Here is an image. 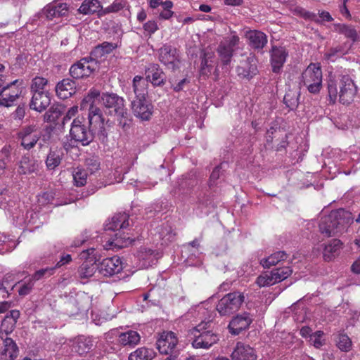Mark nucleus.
Returning <instances> with one entry per match:
<instances>
[{
	"label": "nucleus",
	"instance_id": "58836bf2",
	"mask_svg": "<svg viewBox=\"0 0 360 360\" xmlns=\"http://www.w3.org/2000/svg\"><path fill=\"white\" fill-rule=\"evenodd\" d=\"M102 8L98 0H84L78 9L79 13L84 15H92Z\"/></svg>",
	"mask_w": 360,
	"mask_h": 360
},
{
	"label": "nucleus",
	"instance_id": "393cba45",
	"mask_svg": "<svg viewBox=\"0 0 360 360\" xmlns=\"http://www.w3.org/2000/svg\"><path fill=\"white\" fill-rule=\"evenodd\" d=\"M32 99L30 103L31 109L37 112H42L51 103V96L49 92H37L32 94Z\"/></svg>",
	"mask_w": 360,
	"mask_h": 360
},
{
	"label": "nucleus",
	"instance_id": "37998d69",
	"mask_svg": "<svg viewBox=\"0 0 360 360\" xmlns=\"http://www.w3.org/2000/svg\"><path fill=\"white\" fill-rule=\"evenodd\" d=\"M49 81L47 79L37 76L32 79L30 85V91L32 94L37 92H49L45 91L44 89L47 86Z\"/></svg>",
	"mask_w": 360,
	"mask_h": 360
},
{
	"label": "nucleus",
	"instance_id": "e2e57ef3",
	"mask_svg": "<svg viewBox=\"0 0 360 360\" xmlns=\"http://www.w3.org/2000/svg\"><path fill=\"white\" fill-rule=\"evenodd\" d=\"M240 39L236 35H231L230 37L226 38L224 41H222L225 45L231 48L232 50L235 51L236 46L238 45Z\"/></svg>",
	"mask_w": 360,
	"mask_h": 360
},
{
	"label": "nucleus",
	"instance_id": "f3484780",
	"mask_svg": "<svg viewBox=\"0 0 360 360\" xmlns=\"http://www.w3.org/2000/svg\"><path fill=\"white\" fill-rule=\"evenodd\" d=\"M238 77L248 80L251 79L258 73L257 60L252 54L240 62L236 69Z\"/></svg>",
	"mask_w": 360,
	"mask_h": 360
},
{
	"label": "nucleus",
	"instance_id": "20e7f679",
	"mask_svg": "<svg viewBox=\"0 0 360 360\" xmlns=\"http://www.w3.org/2000/svg\"><path fill=\"white\" fill-rule=\"evenodd\" d=\"M192 346L195 349H208L219 340V335L215 330L212 321H202L192 330Z\"/></svg>",
	"mask_w": 360,
	"mask_h": 360
},
{
	"label": "nucleus",
	"instance_id": "c9c22d12",
	"mask_svg": "<svg viewBox=\"0 0 360 360\" xmlns=\"http://www.w3.org/2000/svg\"><path fill=\"white\" fill-rule=\"evenodd\" d=\"M335 31L343 34L345 37L351 39L353 42L359 40V35L354 27L347 24H335Z\"/></svg>",
	"mask_w": 360,
	"mask_h": 360
},
{
	"label": "nucleus",
	"instance_id": "9d476101",
	"mask_svg": "<svg viewBox=\"0 0 360 360\" xmlns=\"http://www.w3.org/2000/svg\"><path fill=\"white\" fill-rule=\"evenodd\" d=\"M178 338L172 331L163 332L157 340V349L163 354L172 353L173 358H177L179 349H177Z\"/></svg>",
	"mask_w": 360,
	"mask_h": 360
},
{
	"label": "nucleus",
	"instance_id": "774afa93",
	"mask_svg": "<svg viewBox=\"0 0 360 360\" xmlns=\"http://www.w3.org/2000/svg\"><path fill=\"white\" fill-rule=\"evenodd\" d=\"M71 260H72V257H71L70 255L67 254L65 255H63L60 257V261L58 262V263L56 264V266L54 267H56V269L60 268V266H63V265L70 262Z\"/></svg>",
	"mask_w": 360,
	"mask_h": 360
},
{
	"label": "nucleus",
	"instance_id": "dca6fc26",
	"mask_svg": "<svg viewBox=\"0 0 360 360\" xmlns=\"http://www.w3.org/2000/svg\"><path fill=\"white\" fill-rule=\"evenodd\" d=\"M158 58L162 64L172 70L178 68L179 62L178 50L171 45L165 44L158 50Z\"/></svg>",
	"mask_w": 360,
	"mask_h": 360
},
{
	"label": "nucleus",
	"instance_id": "338daca9",
	"mask_svg": "<svg viewBox=\"0 0 360 360\" xmlns=\"http://www.w3.org/2000/svg\"><path fill=\"white\" fill-rule=\"evenodd\" d=\"M299 12L300 15L303 16L305 19H310L316 22H320L319 19L317 18L316 15L315 13L307 11L302 8H299Z\"/></svg>",
	"mask_w": 360,
	"mask_h": 360
},
{
	"label": "nucleus",
	"instance_id": "4c0bfd02",
	"mask_svg": "<svg viewBox=\"0 0 360 360\" xmlns=\"http://www.w3.org/2000/svg\"><path fill=\"white\" fill-rule=\"evenodd\" d=\"M119 342L123 346L134 347L140 342V335L136 331L129 330L119 335Z\"/></svg>",
	"mask_w": 360,
	"mask_h": 360
},
{
	"label": "nucleus",
	"instance_id": "423d86ee",
	"mask_svg": "<svg viewBox=\"0 0 360 360\" xmlns=\"http://www.w3.org/2000/svg\"><path fill=\"white\" fill-rule=\"evenodd\" d=\"M98 69L99 62L90 56L73 63L69 69V74L73 79L79 80L89 77Z\"/></svg>",
	"mask_w": 360,
	"mask_h": 360
},
{
	"label": "nucleus",
	"instance_id": "8fccbe9b",
	"mask_svg": "<svg viewBox=\"0 0 360 360\" xmlns=\"http://www.w3.org/2000/svg\"><path fill=\"white\" fill-rule=\"evenodd\" d=\"M14 285L11 283L8 278L5 277L0 282V299H5L10 295V291H12L14 288Z\"/></svg>",
	"mask_w": 360,
	"mask_h": 360
},
{
	"label": "nucleus",
	"instance_id": "bf43d9fd",
	"mask_svg": "<svg viewBox=\"0 0 360 360\" xmlns=\"http://www.w3.org/2000/svg\"><path fill=\"white\" fill-rule=\"evenodd\" d=\"M78 112V107L74 105L71 107L65 113L62 120V126L64 127L65 124L71 121V120L76 115Z\"/></svg>",
	"mask_w": 360,
	"mask_h": 360
},
{
	"label": "nucleus",
	"instance_id": "4be33fe9",
	"mask_svg": "<svg viewBox=\"0 0 360 360\" xmlns=\"http://www.w3.org/2000/svg\"><path fill=\"white\" fill-rule=\"evenodd\" d=\"M231 356L232 360H256L257 359L255 349L249 345L241 342H237Z\"/></svg>",
	"mask_w": 360,
	"mask_h": 360
},
{
	"label": "nucleus",
	"instance_id": "5fc2aeb1",
	"mask_svg": "<svg viewBox=\"0 0 360 360\" xmlns=\"http://www.w3.org/2000/svg\"><path fill=\"white\" fill-rule=\"evenodd\" d=\"M117 48V45L110 42L105 41L97 46L95 49V53H100L101 55L108 54Z\"/></svg>",
	"mask_w": 360,
	"mask_h": 360
},
{
	"label": "nucleus",
	"instance_id": "c756f323",
	"mask_svg": "<svg viewBox=\"0 0 360 360\" xmlns=\"http://www.w3.org/2000/svg\"><path fill=\"white\" fill-rule=\"evenodd\" d=\"M86 109H88V125L89 127L94 129L104 124L105 118L100 108L97 105H91Z\"/></svg>",
	"mask_w": 360,
	"mask_h": 360
},
{
	"label": "nucleus",
	"instance_id": "0eeeda50",
	"mask_svg": "<svg viewBox=\"0 0 360 360\" xmlns=\"http://www.w3.org/2000/svg\"><path fill=\"white\" fill-rule=\"evenodd\" d=\"M245 300L244 292L233 291L224 295L217 304V310L221 316H230L237 311Z\"/></svg>",
	"mask_w": 360,
	"mask_h": 360
},
{
	"label": "nucleus",
	"instance_id": "603ef678",
	"mask_svg": "<svg viewBox=\"0 0 360 360\" xmlns=\"http://www.w3.org/2000/svg\"><path fill=\"white\" fill-rule=\"evenodd\" d=\"M56 267H47L37 271L30 278L34 283L44 276H50L53 274Z\"/></svg>",
	"mask_w": 360,
	"mask_h": 360
},
{
	"label": "nucleus",
	"instance_id": "bb28decb",
	"mask_svg": "<svg viewBox=\"0 0 360 360\" xmlns=\"http://www.w3.org/2000/svg\"><path fill=\"white\" fill-rule=\"evenodd\" d=\"M129 226V215L124 212L114 215L105 225V231H120Z\"/></svg>",
	"mask_w": 360,
	"mask_h": 360
},
{
	"label": "nucleus",
	"instance_id": "ddd939ff",
	"mask_svg": "<svg viewBox=\"0 0 360 360\" xmlns=\"http://www.w3.org/2000/svg\"><path fill=\"white\" fill-rule=\"evenodd\" d=\"M129 101L131 102V108L135 117L146 121L150 119L153 112V106L146 98Z\"/></svg>",
	"mask_w": 360,
	"mask_h": 360
},
{
	"label": "nucleus",
	"instance_id": "4d7b16f0",
	"mask_svg": "<svg viewBox=\"0 0 360 360\" xmlns=\"http://www.w3.org/2000/svg\"><path fill=\"white\" fill-rule=\"evenodd\" d=\"M159 233L162 239L165 240H172L175 236V233L167 224L162 226Z\"/></svg>",
	"mask_w": 360,
	"mask_h": 360
},
{
	"label": "nucleus",
	"instance_id": "7c9ffc66",
	"mask_svg": "<svg viewBox=\"0 0 360 360\" xmlns=\"http://www.w3.org/2000/svg\"><path fill=\"white\" fill-rule=\"evenodd\" d=\"M300 94V89L298 87L290 88L286 91L283 98V103L290 110H295L297 108Z\"/></svg>",
	"mask_w": 360,
	"mask_h": 360
},
{
	"label": "nucleus",
	"instance_id": "473e14b6",
	"mask_svg": "<svg viewBox=\"0 0 360 360\" xmlns=\"http://www.w3.org/2000/svg\"><path fill=\"white\" fill-rule=\"evenodd\" d=\"M213 52L207 51H202L200 69V76L207 77L211 73L213 66Z\"/></svg>",
	"mask_w": 360,
	"mask_h": 360
},
{
	"label": "nucleus",
	"instance_id": "72a5a7b5",
	"mask_svg": "<svg viewBox=\"0 0 360 360\" xmlns=\"http://www.w3.org/2000/svg\"><path fill=\"white\" fill-rule=\"evenodd\" d=\"M137 257L142 261L141 266L142 268H148L154 264L156 259L154 251L150 248L141 247L137 252Z\"/></svg>",
	"mask_w": 360,
	"mask_h": 360
},
{
	"label": "nucleus",
	"instance_id": "f8f14e48",
	"mask_svg": "<svg viewBox=\"0 0 360 360\" xmlns=\"http://www.w3.org/2000/svg\"><path fill=\"white\" fill-rule=\"evenodd\" d=\"M94 249H88L84 250L81 253V257L86 259L85 262L79 266L78 270L80 278H89L91 277L97 269L96 260L93 253Z\"/></svg>",
	"mask_w": 360,
	"mask_h": 360
},
{
	"label": "nucleus",
	"instance_id": "a878e982",
	"mask_svg": "<svg viewBox=\"0 0 360 360\" xmlns=\"http://www.w3.org/2000/svg\"><path fill=\"white\" fill-rule=\"evenodd\" d=\"M250 46L257 51H261L266 45L268 39L266 34L258 30H250L246 33Z\"/></svg>",
	"mask_w": 360,
	"mask_h": 360
},
{
	"label": "nucleus",
	"instance_id": "ea45409f",
	"mask_svg": "<svg viewBox=\"0 0 360 360\" xmlns=\"http://www.w3.org/2000/svg\"><path fill=\"white\" fill-rule=\"evenodd\" d=\"M155 352L152 349L140 347L129 356V360H152Z\"/></svg>",
	"mask_w": 360,
	"mask_h": 360
},
{
	"label": "nucleus",
	"instance_id": "9b49d317",
	"mask_svg": "<svg viewBox=\"0 0 360 360\" xmlns=\"http://www.w3.org/2000/svg\"><path fill=\"white\" fill-rule=\"evenodd\" d=\"M8 331L0 332L2 347L0 349V360H15L19 354V349L16 342L8 337Z\"/></svg>",
	"mask_w": 360,
	"mask_h": 360
},
{
	"label": "nucleus",
	"instance_id": "2f4dec72",
	"mask_svg": "<svg viewBox=\"0 0 360 360\" xmlns=\"http://www.w3.org/2000/svg\"><path fill=\"white\" fill-rule=\"evenodd\" d=\"M133 241L134 240L131 239L130 237L127 236L124 233L119 231L115 234V238L112 240L107 241L105 248L107 249H120L131 244Z\"/></svg>",
	"mask_w": 360,
	"mask_h": 360
},
{
	"label": "nucleus",
	"instance_id": "3c124183",
	"mask_svg": "<svg viewBox=\"0 0 360 360\" xmlns=\"http://www.w3.org/2000/svg\"><path fill=\"white\" fill-rule=\"evenodd\" d=\"M272 272L273 275L275 277L276 276L278 282L279 283L290 276L292 272V270L289 266H284L282 268L273 269Z\"/></svg>",
	"mask_w": 360,
	"mask_h": 360
},
{
	"label": "nucleus",
	"instance_id": "aec40b11",
	"mask_svg": "<svg viewBox=\"0 0 360 360\" xmlns=\"http://www.w3.org/2000/svg\"><path fill=\"white\" fill-rule=\"evenodd\" d=\"M146 80L154 86H162L166 82V75L158 64L151 63L146 69Z\"/></svg>",
	"mask_w": 360,
	"mask_h": 360
},
{
	"label": "nucleus",
	"instance_id": "e433bc0d",
	"mask_svg": "<svg viewBox=\"0 0 360 360\" xmlns=\"http://www.w3.org/2000/svg\"><path fill=\"white\" fill-rule=\"evenodd\" d=\"M63 158V152L61 149H51L47 155L46 165L50 170L56 168L61 162Z\"/></svg>",
	"mask_w": 360,
	"mask_h": 360
},
{
	"label": "nucleus",
	"instance_id": "09e8293b",
	"mask_svg": "<svg viewBox=\"0 0 360 360\" xmlns=\"http://www.w3.org/2000/svg\"><path fill=\"white\" fill-rule=\"evenodd\" d=\"M72 175L75 185L77 186H82L86 183L88 174L85 169L77 167L73 172Z\"/></svg>",
	"mask_w": 360,
	"mask_h": 360
},
{
	"label": "nucleus",
	"instance_id": "1a4fd4ad",
	"mask_svg": "<svg viewBox=\"0 0 360 360\" xmlns=\"http://www.w3.org/2000/svg\"><path fill=\"white\" fill-rule=\"evenodd\" d=\"M41 135L37 124H29L22 127L18 133V137L20 141L21 146L27 150L33 148Z\"/></svg>",
	"mask_w": 360,
	"mask_h": 360
},
{
	"label": "nucleus",
	"instance_id": "6e6d98bb",
	"mask_svg": "<svg viewBox=\"0 0 360 360\" xmlns=\"http://www.w3.org/2000/svg\"><path fill=\"white\" fill-rule=\"evenodd\" d=\"M98 130L95 131L94 139L96 138L101 143L106 144L108 141V134L105 124L97 126Z\"/></svg>",
	"mask_w": 360,
	"mask_h": 360
},
{
	"label": "nucleus",
	"instance_id": "a18cd8bd",
	"mask_svg": "<svg viewBox=\"0 0 360 360\" xmlns=\"http://www.w3.org/2000/svg\"><path fill=\"white\" fill-rule=\"evenodd\" d=\"M217 52L222 63L224 65H228L231 62L234 51L221 42L217 48Z\"/></svg>",
	"mask_w": 360,
	"mask_h": 360
},
{
	"label": "nucleus",
	"instance_id": "864d4df0",
	"mask_svg": "<svg viewBox=\"0 0 360 360\" xmlns=\"http://www.w3.org/2000/svg\"><path fill=\"white\" fill-rule=\"evenodd\" d=\"M227 162H221L219 165L217 166L212 171L210 178V186L215 184L217 179L222 175L221 170L227 165Z\"/></svg>",
	"mask_w": 360,
	"mask_h": 360
},
{
	"label": "nucleus",
	"instance_id": "a19ab883",
	"mask_svg": "<svg viewBox=\"0 0 360 360\" xmlns=\"http://www.w3.org/2000/svg\"><path fill=\"white\" fill-rule=\"evenodd\" d=\"M287 259V254L284 251H278L271 254L269 257L261 260L260 264L264 268H270L276 265L279 262Z\"/></svg>",
	"mask_w": 360,
	"mask_h": 360
},
{
	"label": "nucleus",
	"instance_id": "052dcab7",
	"mask_svg": "<svg viewBox=\"0 0 360 360\" xmlns=\"http://www.w3.org/2000/svg\"><path fill=\"white\" fill-rule=\"evenodd\" d=\"M60 111L57 108L51 107L45 114L44 119L47 122H53L59 117Z\"/></svg>",
	"mask_w": 360,
	"mask_h": 360
},
{
	"label": "nucleus",
	"instance_id": "f704fd0d",
	"mask_svg": "<svg viewBox=\"0 0 360 360\" xmlns=\"http://www.w3.org/2000/svg\"><path fill=\"white\" fill-rule=\"evenodd\" d=\"M37 162L29 156H23L20 162L18 172L20 174H28L35 172L37 170Z\"/></svg>",
	"mask_w": 360,
	"mask_h": 360
},
{
	"label": "nucleus",
	"instance_id": "c85d7f7f",
	"mask_svg": "<svg viewBox=\"0 0 360 360\" xmlns=\"http://www.w3.org/2000/svg\"><path fill=\"white\" fill-rule=\"evenodd\" d=\"M94 346V342L91 338L79 336L74 340L72 349L75 352L82 356L91 351Z\"/></svg>",
	"mask_w": 360,
	"mask_h": 360
},
{
	"label": "nucleus",
	"instance_id": "7ed1b4c3",
	"mask_svg": "<svg viewBox=\"0 0 360 360\" xmlns=\"http://www.w3.org/2000/svg\"><path fill=\"white\" fill-rule=\"evenodd\" d=\"M328 92L330 103H335L339 97L341 103L349 104L354 101L357 93V87L349 75H342L338 87L334 79H330L328 81Z\"/></svg>",
	"mask_w": 360,
	"mask_h": 360
},
{
	"label": "nucleus",
	"instance_id": "a211bd4d",
	"mask_svg": "<svg viewBox=\"0 0 360 360\" xmlns=\"http://www.w3.org/2000/svg\"><path fill=\"white\" fill-rule=\"evenodd\" d=\"M253 321L252 316L250 313L243 312L234 316L229 324V332L234 335H239L240 332L248 329Z\"/></svg>",
	"mask_w": 360,
	"mask_h": 360
},
{
	"label": "nucleus",
	"instance_id": "6e6552de",
	"mask_svg": "<svg viewBox=\"0 0 360 360\" xmlns=\"http://www.w3.org/2000/svg\"><path fill=\"white\" fill-rule=\"evenodd\" d=\"M302 82L311 94H318L322 86V71L321 67L311 63L302 73Z\"/></svg>",
	"mask_w": 360,
	"mask_h": 360
},
{
	"label": "nucleus",
	"instance_id": "6ab92c4d",
	"mask_svg": "<svg viewBox=\"0 0 360 360\" xmlns=\"http://www.w3.org/2000/svg\"><path fill=\"white\" fill-rule=\"evenodd\" d=\"M270 56L272 71L274 73H279L288 56V51L284 46H273Z\"/></svg>",
	"mask_w": 360,
	"mask_h": 360
},
{
	"label": "nucleus",
	"instance_id": "69168bd1",
	"mask_svg": "<svg viewBox=\"0 0 360 360\" xmlns=\"http://www.w3.org/2000/svg\"><path fill=\"white\" fill-rule=\"evenodd\" d=\"M341 51L340 47L330 48L326 53L325 58L328 60H334L335 56Z\"/></svg>",
	"mask_w": 360,
	"mask_h": 360
},
{
	"label": "nucleus",
	"instance_id": "5701e85b",
	"mask_svg": "<svg viewBox=\"0 0 360 360\" xmlns=\"http://www.w3.org/2000/svg\"><path fill=\"white\" fill-rule=\"evenodd\" d=\"M55 91L57 96L60 99H67L76 93V83L72 78H65L58 82Z\"/></svg>",
	"mask_w": 360,
	"mask_h": 360
},
{
	"label": "nucleus",
	"instance_id": "0e129e2a",
	"mask_svg": "<svg viewBox=\"0 0 360 360\" xmlns=\"http://www.w3.org/2000/svg\"><path fill=\"white\" fill-rule=\"evenodd\" d=\"M143 29L150 34H153L158 30V26L155 21H148L143 25Z\"/></svg>",
	"mask_w": 360,
	"mask_h": 360
},
{
	"label": "nucleus",
	"instance_id": "4468645a",
	"mask_svg": "<svg viewBox=\"0 0 360 360\" xmlns=\"http://www.w3.org/2000/svg\"><path fill=\"white\" fill-rule=\"evenodd\" d=\"M122 262L117 256L105 258L97 264L98 272L104 276L117 274L122 270Z\"/></svg>",
	"mask_w": 360,
	"mask_h": 360
},
{
	"label": "nucleus",
	"instance_id": "39448f33",
	"mask_svg": "<svg viewBox=\"0 0 360 360\" xmlns=\"http://www.w3.org/2000/svg\"><path fill=\"white\" fill-rule=\"evenodd\" d=\"M89 126L86 125L84 117H77L70 124L69 136L70 142L64 143L63 148L68 150L75 145L81 144L82 146H89L94 139V134Z\"/></svg>",
	"mask_w": 360,
	"mask_h": 360
},
{
	"label": "nucleus",
	"instance_id": "f257e3e1",
	"mask_svg": "<svg viewBox=\"0 0 360 360\" xmlns=\"http://www.w3.org/2000/svg\"><path fill=\"white\" fill-rule=\"evenodd\" d=\"M350 215V212L343 209L331 211L321 217L319 224L320 233L328 238L342 234L349 223Z\"/></svg>",
	"mask_w": 360,
	"mask_h": 360
},
{
	"label": "nucleus",
	"instance_id": "49530a36",
	"mask_svg": "<svg viewBox=\"0 0 360 360\" xmlns=\"http://www.w3.org/2000/svg\"><path fill=\"white\" fill-rule=\"evenodd\" d=\"M101 96L100 91L96 89H91L81 102V109H86L89 106L96 105V100Z\"/></svg>",
	"mask_w": 360,
	"mask_h": 360
},
{
	"label": "nucleus",
	"instance_id": "2eb2a0df",
	"mask_svg": "<svg viewBox=\"0 0 360 360\" xmlns=\"http://www.w3.org/2000/svg\"><path fill=\"white\" fill-rule=\"evenodd\" d=\"M18 82V79L8 84L0 91V106H12L20 97L22 90L18 87H13Z\"/></svg>",
	"mask_w": 360,
	"mask_h": 360
},
{
	"label": "nucleus",
	"instance_id": "f03ea898",
	"mask_svg": "<svg viewBox=\"0 0 360 360\" xmlns=\"http://www.w3.org/2000/svg\"><path fill=\"white\" fill-rule=\"evenodd\" d=\"M101 101L109 115L115 117L124 130L129 127L131 117L125 107L124 100L114 93H103Z\"/></svg>",
	"mask_w": 360,
	"mask_h": 360
},
{
	"label": "nucleus",
	"instance_id": "79ce46f5",
	"mask_svg": "<svg viewBox=\"0 0 360 360\" xmlns=\"http://www.w3.org/2000/svg\"><path fill=\"white\" fill-rule=\"evenodd\" d=\"M20 311L15 309L10 311L6 315L4 319L2 321L1 327L5 328L6 324H8L9 326H6L4 332L8 331V333H11L14 329L17 321L20 317Z\"/></svg>",
	"mask_w": 360,
	"mask_h": 360
},
{
	"label": "nucleus",
	"instance_id": "412c9836",
	"mask_svg": "<svg viewBox=\"0 0 360 360\" xmlns=\"http://www.w3.org/2000/svg\"><path fill=\"white\" fill-rule=\"evenodd\" d=\"M148 82L143 77L136 75L132 81L133 90L127 93L128 100L146 98L148 95Z\"/></svg>",
	"mask_w": 360,
	"mask_h": 360
},
{
	"label": "nucleus",
	"instance_id": "c03bdc74",
	"mask_svg": "<svg viewBox=\"0 0 360 360\" xmlns=\"http://www.w3.org/2000/svg\"><path fill=\"white\" fill-rule=\"evenodd\" d=\"M277 283L278 282L276 278V276L275 277L273 275L272 271L262 274V275L258 276L256 280V283L259 287L270 286Z\"/></svg>",
	"mask_w": 360,
	"mask_h": 360
},
{
	"label": "nucleus",
	"instance_id": "cd10ccee",
	"mask_svg": "<svg viewBox=\"0 0 360 360\" xmlns=\"http://www.w3.org/2000/svg\"><path fill=\"white\" fill-rule=\"evenodd\" d=\"M343 243L340 240L334 238L329 240L324 245L323 248V257L326 261H330L338 256L341 249L342 248Z\"/></svg>",
	"mask_w": 360,
	"mask_h": 360
},
{
	"label": "nucleus",
	"instance_id": "13d9d810",
	"mask_svg": "<svg viewBox=\"0 0 360 360\" xmlns=\"http://www.w3.org/2000/svg\"><path fill=\"white\" fill-rule=\"evenodd\" d=\"M34 283L29 278L27 281L24 282L18 290V293L20 296H25L30 293Z\"/></svg>",
	"mask_w": 360,
	"mask_h": 360
},
{
	"label": "nucleus",
	"instance_id": "680f3d73",
	"mask_svg": "<svg viewBox=\"0 0 360 360\" xmlns=\"http://www.w3.org/2000/svg\"><path fill=\"white\" fill-rule=\"evenodd\" d=\"M124 4L122 3L115 1L111 5H110L109 6L105 8L102 11V14H108V13H110L118 12L120 10H122L124 8Z\"/></svg>",
	"mask_w": 360,
	"mask_h": 360
},
{
	"label": "nucleus",
	"instance_id": "b1692460",
	"mask_svg": "<svg viewBox=\"0 0 360 360\" xmlns=\"http://www.w3.org/2000/svg\"><path fill=\"white\" fill-rule=\"evenodd\" d=\"M69 8L67 4L63 2H53L46 5L42 12L49 20L65 16L68 13Z\"/></svg>",
	"mask_w": 360,
	"mask_h": 360
},
{
	"label": "nucleus",
	"instance_id": "de8ad7c7",
	"mask_svg": "<svg viewBox=\"0 0 360 360\" xmlns=\"http://www.w3.org/2000/svg\"><path fill=\"white\" fill-rule=\"evenodd\" d=\"M338 347L343 352H349L352 348V341L345 333H340L336 340Z\"/></svg>",
	"mask_w": 360,
	"mask_h": 360
}]
</instances>
